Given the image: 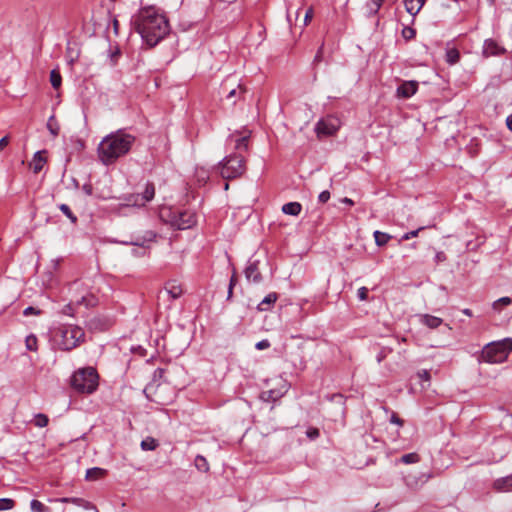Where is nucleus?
Returning a JSON list of instances; mask_svg holds the SVG:
<instances>
[{"label":"nucleus","mask_w":512,"mask_h":512,"mask_svg":"<svg viewBox=\"0 0 512 512\" xmlns=\"http://www.w3.org/2000/svg\"><path fill=\"white\" fill-rule=\"evenodd\" d=\"M131 25L149 47L156 46L169 33L167 18L152 6L141 8L133 15Z\"/></svg>","instance_id":"obj_1"},{"label":"nucleus","mask_w":512,"mask_h":512,"mask_svg":"<svg viewBox=\"0 0 512 512\" xmlns=\"http://www.w3.org/2000/svg\"><path fill=\"white\" fill-rule=\"evenodd\" d=\"M135 140V136L123 129L108 134L98 145L99 160L106 166L114 164L131 150Z\"/></svg>","instance_id":"obj_2"},{"label":"nucleus","mask_w":512,"mask_h":512,"mask_svg":"<svg viewBox=\"0 0 512 512\" xmlns=\"http://www.w3.org/2000/svg\"><path fill=\"white\" fill-rule=\"evenodd\" d=\"M51 338L56 349L69 352L85 341V332L77 325L60 324L51 331Z\"/></svg>","instance_id":"obj_3"},{"label":"nucleus","mask_w":512,"mask_h":512,"mask_svg":"<svg viewBox=\"0 0 512 512\" xmlns=\"http://www.w3.org/2000/svg\"><path fill=\"white\" fill-rule=\"evenodd\" d=\"M511 352L512 338H505L499 341L490 342L482 348L481 353L478 356V362L500 364L507 360Z\"/></svg>","instance_id":"obj_4"},{"label":"nucleus","mask_w":512,"mask_h":512,"mask_svg":"<svg viewBox=\"0 0 512 512\" xmlns=\"http://www.w3.org/2000/svg\"><path fill=\"white\" fill-rule=\"evenodd\" d=\"M99 375L94 367L88 366L76 370L70 379L71 387L78 393L92 394L99 385Z\"/></svg>","instance_id":"obj_5"},{"label":"nucleus","mask_w":512,"mask_h":512,"mask_svg":"<svg viewBox=\"0 0 512 512\" xmlns=\"http://www.w3.org/2000/svg\"><path fill=\"white\" fill-rule=\"evenodd\" d=\"M219 169L224 179L241 177L246 171V158L243 154L231 153L222 159Z\"/></svg>","instance_id":"obj_6"},{"label":"nucleus","mask_w":512,"mask_h":512,"mask_svg":"<svg viewBox=\"0 0 512 512\" xmlns=\"http://www.w3.org/2000/svg\"><path fill=\"white\" fill-rule=\"evenodd\" d=\"M196 222L195 213L189 210L179 211L175 213L171 219L172 226L178 230L190 229Z\"/></svg>","instance_id":"obj_7"},{"label":"nucleus","mask_w":512,"mask_h":512,"mask_svg":"<svg viewBox=\"0 0 512 512\" xmlns=\"http://www.w3.org/2000/svg\"><path fill=\"white\" fill-rule=\"evenodd\" d=\"M155 186L153 183H147L142 194L131 195L128 198V205L142 207L154 198Z\"/></svg>","instance_id":"obj_8"},{"label":"nucleus","mask_w":512,"mask_h":512,"mask_svg":"<svg viewBox=\"0 0 512 512\" xmlns=\"http://www.w3.org/2000/svg\"><path fill=\"white\" fill-rule=\"evenodd\" d=\"M223 93H226L225 98L230 101L231 104H236L238 100L242 99L246 93V88L238 83L235 87L228 89L227 83L222 86Z\"/></svg>","instance_id":"obj_9"},{"label":"nucleus","mask_w":512,"mask_h":512,"mask_svg":"<svg viewBox=\"0 0 512 512\" xmlns=\"http://www.w3.org/2000/svg\"><path fill=\"white\" fill-rule=\"evenodd\" d=\"M418 90V82L414 80L403 81L396 90V96L408 99L412 97Z\"/></svg>","instance_id":"obj_10"},{"label":"nucleus","mask_w":512,"mask_h":512,"mask_svg":"<svg viewBox=\"0 0 512 512\" xmlns=\"http://www.w3.org/2000/svg\"><path fill=\"white\" fill-rule=\"evenodd\" d=\"M156 237V234L153 231H146L143 236H131L128 240H120L117 241L123 245H134L144 247L146 242H152Z\"/></svg>","instance_id":"obj_11"},{"label":"nucleus","mask_w":512,"mask_h":512,"mask_svg":"<svg viewBox=\"0 0 512 512\" xmlns=\"http://www.w3.org/2000/svg\"><path fill=\"white\" fill-rule=\"evenodd\" d=\"M505 53V49L500 46L495 40L493 39H486L484 41L482 54L485 58L491 57V56H500Z\"/></svg>","instance_id":"obj_12"},{"label":"nucleus","mask_w":512,"mask_h":512,"mask_svg":"<svg viewBox=\"0 0 512 512\" xmlns=\"http://www.w3.org/2000/svg\"><path fill=\"white\" fill-rule=\"evenodd\" d=\"M245 277L248 281L259 283L262 280V275L258 268V261L249 262L244 271Z\"/></svg>","instance_id":"obj_13"},{"label":"nucleus","mask_w":512,"mask_h":512,"mask_svg":"<svg viewBox=\"0 0 512 512\" xmlns=\"http://www.w3.org/2000/svg\"><path fill=\"white\" fill-rule=\"evenodd\" d=\"M337 129V126L326 120H320L315 127L318 136H331L336 133Z\"/></svg>","instance_id":"obj_14"},{"label":"nucleus","mask_w":512,"mask_h":512,"mask_svg":"<svg viewBox=\"0 0 512 512\" xmlns=\"http://www.w3.org/2000/svg\"><path fill=\"white\" fill-rule=\"evenodd\" d=\"M494 490L498 492H508L512 490V474L506 477L496 479L493 483Z\"/></svg>","instance_id":"obj_15"},{"label":"nucleus","mask_w":512,"mask_h":512,"mask_svg":"<svg viewBox=\"0 0 512 512\" xmlns=\"http://www.w3.org/2000/svg\"><path fill=\"white\" fill-rule=\"evenodd\" d=\"M278 299V294L276 292H271L266 295L263 300L258 304V311H268L275 304Z\"/></svg>","instance_id":"obj_16"},{"label":"nucleus","mask_w":512,"mask_h":512,"mask_svg":"<svg viewBox=\"0 0 512 512\" xmlns=\"http://www.w3.org/2000/svg\"><path fill=\"white\" fill-rule=\"evenodd\" d=\"M420 322L430 329H436L443 323V319L430 314H423L420 316Z\"/></svg>","instance_id":"obj_17"},{"label":"nucleus","mask_w":512,"mask_h":512,"mask_svg":"<svg viewBox=\"0 0 512 512\" xmlns=\"http://www.w3.org/2000/svg\"><path fill=\"white\" fill-rule=\"evenodd\" d=\"M424 3L425 0H404L405 9L412 16H416L420 12Z\"/></svg>","instance_id":"obj_18"},{"label":"nucleus","mask_w":512,"mask_h":512,"mask_svg":"<svg viewBox=\"0 0 512 512\" xmlns=\"http://www.w3.org/2000/svg\"><path fill=\"white\" fill-rule=\"evenodd\" d=\"M165 291L173 300L178 299L183 293L182 287L175 280L167 283Z\"/></svg>","instance_id":"obj_19"},{"label":"nucleus","mask_w":512,"mask_h":512,"mask_svg":"<svg viewBox=\"0 0 512 512\" xmlns=\"http://www.w3.org/2000/svg\"><path fill=\"white\" fill-rule=\"evenodd\" d=\"M301 210L302 205L299 202H288L282 206V212L291 216H298Z\"/></svg>","instance_id":"obj_20"},{"label":"nucleus","mask_w":512,"mask_h":512,"mask_svg":"<svg viewBox=\"0 0 512 512\" xmlns=\"http://www.w3.org/2000/svg\"><path fill=\"white\" fill-rule=\"evenodd\" d=\"M249 136H242L235 139V152L236 154H243L248 152Z\"/></svg>","instance_id":"obj_21"},{"label":"nucleus","mask_w":512,"mask_h":512,"mask_svg":"<svg viewBox=\"0 0 512 512\" xmlns=\"http://www.w3.org/2000/svg\"><path fill=\"white\" fill-rule=\"evenodd\" d=\"M77 305H84L87 308H93L98 305V298L94 294L88 293L77 301Z\"/></svg>","instance_id":"obj_22"},{"label":"nucleus","mask_w":512,"mask_h":512,"mask_svg":"<svg viewBox=\"0 0 512 512\" xmlns=\"http://www.w3.org/2000/svg\"><path fill=\"white\" fill-rule=\"evenodd\" d=\"M46 162V159L42 156L41 151H37L34 154L33 160H32V169L34 173H39L44 166V163Z\"/></svg>","instance_id":"obj_23"},{"label":"nucleus","mask_w":512,"mask_h":512,"mask_svg":"<svg viewBox=\"0 0 512 512\" xmlns=\"http://www.w3.org/2000/svg\"><path fill=\"white\" fill-rule=\"evenodd\" d=\"M385 0H369L367 2V15L368 17H372L377 15L381 6L383 5Z\"/></svg>","instance_id":"obj_24"},{"label":"nucleus","mask_w":512,"mask_h":512,"mask_svg":"<svg viewBox=\"0 0 512 512\" xmlns=\"http://www.w3.org/2000/svg\"><path fill=\"white\" fill-rule=\"evenodd\" d=\"M61 501L64 502V503H72V504H75V505H78V506H82L85 509L95 508V506L93 504H91L90 502H88V501H86V500H84L82 498L65 497V498H62Z\"/></svg>","instance_id":"obj_25"},{"label":"nucleus","mask_w":512,"mask_h":512,"mask_svg":"<svg viewBox=\"0 0 512 512\" xmlns=\"http://www.w3.org/2000/svg\"><path fill=\"white\" fill-rule=\"evenodd\" d=\"M196 469L200 472L207 473L210 470L209 463L203 455H197L194 460Z\"/></svg>","instance_id":"obj_26"},{"label":"nucleus","mask_w":512,"mask_h":512,"mask_svg":"<svg viewBox=\"0 0 512 512\" xmlns=\"http://www.w3.org/2000/svg\"><path fill=\"white\" fill-rule=\"evenodd\" d=\"M373 236H374L376 245L379 247L385 246L388 243V241L391 239V235H389L388 233H385V232L378 231V230H376L373 233Z\"/></svg>","instance_id":"obj_27"},{"label":"nucleus","mask_w":512,"mask_h":512,"mask_svg":"<svg viewBox=\"0 0 512 512\" xmlns=\"http://www.w3.org/2000/svg\"><path fill=\"white\" fill-rule=\"evenodd\" d=\"M47 129L50 131L53 137L58 136L60 131V126L55 118V116H50L47 121Z\"/></svg>","instance_id":"obj_28"},{"label":"nucleus","mask_w":512,"mask_h":512,"mask_svg":"<svg viewBox=\"0 0 512 512\" xmlns=\"http://www.w3.org/2000/svg\"><path fill=\"white\" fill-rule=\"evenodd\" d=\"M30 509L32 512H51V508L44 505L39 500L33 499L30 502Z\"/></svg>","instance_id":"obj_29"},{"label":"nucleus","mask_w":512,"mask_h":512,"mask_svg":"<svg viewBox=\"0 0 512 512\" xmlns=\"http://www.w3.org/2000/svg\"><path fill=\"white\" fill-rule=\"evenodd\" d=\"M158 442L153 437H147L141 441V448L144 451H153L157 448Z\"/></svg>","instance_id":"obj_30"},{"label":"nucleus","mask_w":512,"mask_h":512,"mask_svg":"<svg viewBox=\"0 0 512 512\" xmlns=\"http://www.w3.org/2000/svg\"><path fill=\"white\" fill-rule=\"evenodd\" d=\"M50 82H51V85H52V87L54 89L60 88L61 83H62V77H61V74H60V72L58 70L53 69L50 72Z\"/></svg>","instance_id":"obj_31"},{"label":"nucleus","mask_w":512,"mask_h":512,"mask_svg":"<svg viewBox=\"0 0 512 512\" xmlns=\"http://www.w3.org/2000/svg\"><path fill=\"white\" fill-rule=\"evenodd\" d=\"M460 59V53L456 48H451L446 51V61L449 64H455Z\"/></svg>","instance_id":"obj_32"},{"label":"nucleus","mask_w":512,"mask_h":512,"mask_svg":"<svg viewBox=\"0 0 512 512\" xmlns=\"http://www.w3.org/2000/svg\"><path fill=\"white\" fill-rule=\"evenodd\" d=\"M59 209L73 224L77 223V216L72 212L67 204H60Z\"/></svg>","instance_id":"obj_33"},{"label":"nucleus","mask_w":512,"mask_h":512,"mask_svg":"<svg viewBox=\"0 0 512 512\" xmlns=\"http://www.w3.org/2000/svg\"><path fill=\"white\" fill-rule=\"evenodd\" d=\"M419 461H420V456L416 452L404 454L400 458V462H402L404 464H414V463H418Z\"/></svg>","instance_id":"obj_34"},{"label":"nucleus","mask_w":512,"mask_h":512,"mask_svg":"<svg viewBox=\"0 0 512 512\" xmlns=\"http://www.w3.org/2000/svg\"><path fill=\"white\" fill-rule=\"evenodd\" d=\"M49 423V418L46 414L38 413L34 417V425L39 428L46 427Z\"/></svg>","instance_id":"obj_35"},{"label":"nucleus","mask_w":512,"mask_h":512,"mask_svg":"<svg viewBox=\"0 0 512 512\" xmlns=\"http://www.w3.org/2000/svg\"><path fill=\"white\" fill-rule=\"evenodd\" d=\"M104 470L98 467L88 469L86 472L87 480H95L104 474Z\"/></svg>","instance_id":"obj_36"},{"label":"nucleus","mask_w":512,"mask_h":512,"mask_svg":"<svg viewBox=\"0 0 512 512\" xmlns=\"http://www.w3.org/2000/svg\"><path fill=\"white\" fill-rule=\"evenodd\" d=\"M26 348L30 351H36L38 346V339L35 335L30 334L25 339Z\"/></svg>","instance_id":"obj_37"},{"label":"nucleus","mask_w":512,"mask_h":512,"mask_svg":"<svg viewBox=\"0 0 512 512\" xmlns=\"http://www.w3.org/2000/svg\"><path fill=\"white\" fill-rule=\"evenodd\" d=\"M15 506V501L11 498H0V511L10 510Z\"/></svg>","instance_id":"obj_38"},{"label":"nucleus","mask_w":512,"mask_h":512,"mask_svg":"<svg viewBox=\"0 0 512 512\" xmlns=\"http://www.w3.org/2000/svg\"><path fill=\"white\" fill-rule=\"evenodd\" d=\"M402 36L405 40H411L416 36V30L412 27L405 26L402 29Z\"/></svg>","instance_id":"obj_39"},{"label":"nucleus","mask_w":512,"mask_h":512,"mask_svg":"<svg viewBox=\"0 0 512 512\" xmlns=\"http://www.w3.org/2000/svg\"><path fill=\"white\" fill-rule=\"evenodd\" d=\"M512 302L511 298L510 297H501L499 298L498 300H496L494 303H493V309L494 310H499V306L500 305H504V306H507V305H510Z\"/></svg>","instance_id":"obj_40"},{"label":"nucleus","mask_w":512,"mask_h":512,"mask_svg":"<svg viewBox=\"0 0 512 512\" xmlns=\"http://www.w3.org/2000/svg\"><path fill=\"white\" fill-rule=\"evenodd\" d=\"M423 229H425V227H419L418 229L416 230H412V231H409V232H406L401 240H409L411 238H414V237H417L419 232L422 231Z\"/></svg>","instance_id":"obj_41"},{"label":"nucleus","mask_w":512,"mask_h":512,"mask_svg":"<svg viewBox=\"0 0 512 512\" xmlns=\"http://www.w3.org/2000/svg\"><path fill=\"white\" fill-rule=\"evenodd\" d=\"M306 435L309 439L315 440L319 437L320 432L318 428L311 427L306 431Z\"/></svg>","instance_id":"obj_42"},{"label":"nucleus","mask_w":512,"mask_h":512,"mask_svg":"<svg viewBox=\"0 0 512 512\" xmlns=\"http://www.w3.org/2000/svg\"><path fill=\"white\" fill-rule=\"evenodd\" d=\"M42 312L40 309H37L33 306H29L24 309L23 315L24 316H30V315H40Z\"/></svg>","instance_id":"obj_43"},{"label":"nucleus","mask_w":512,"mask_h":512,"mask_svg":"<svg viewBox=\"0 0 512 512\" xmlns=\"http://www.w3.org/2000/svg\"><path fill=\"white\" fill-rule=\"evenodd\" d=\"M368 289L366 287H360L357 291V297L360 301H365L368 298Z\"/></svg>","instance_id":"obj_44"},{"label":"nucleus","mask_w":512,"mask_h":512,"mask_svg":"<svg viewBox=\"0 0 512 512\" xmlns=\"http://www.w3.org/2000/svg\"><path fill=\"white\" fill-rule=\"evenodd\" d=\"M270 345H271V344H270L269 340H267V339H263V340H261V341H259V342H257V343H256L255 348H256L257 350H264V349L269 348V347H270Z\"/></svg>","instance_id":"obj_45"},{"label":"nucleus","mask_w":512,"mask_h":512,"mask_svg":"<svg viewBox=\"0 0 512 512\" xmlns=\"http://www.w3.org/2000/svg\"><path fill=\"white\" fill-rule=\"evenodd\" d=\"M390 422L400 427L404 424V421L395 412H392L390 416Z\"/></svg>","instance_id":"obj_46"},{"label":"nucleus","mask_w":512,"mask_h":512,"mask_svg":"<svg viewBox=\"0 0 512 512\" xmlns=\"http://www.w3.org/2000/svg\"><path fill=\"white\" fill-rule=\"evenodd\" d=\"M330 199V192L328 190L322 191L318 196V201L320 203H326Z\"/></svg>","instance_id":"obj_47"},{"label":"nucleus","mask_w":512,"mask_h":512,"mask_svg":"<svg viewBox=\"0 0 512 512\" xmlns=\"http://www.w3.org/2000/svg\"><path fill=\"white\" fill-rule=\"evenodd\" d=\"M61 313L64 315H67V316H74V308H73L72 304L69 303V304L65 305L62 308Z\"/></svg>","instance_id":"obj_48"},{"label":"nucleus","mask_w":512,"mask_h":512,"mask_svg":"<svg viewBox=\"0 0 512 512\" xmlns=\"http://www.w3.org/2000/svg\"><path fill=\"white\" fill-rule=\"evenodd\" d=\"M418 377L422 380V381H429L430 380V373L428 370H420L418 373Z\"/></svg>","instance_id":"obj_49"},{"label":"nucleus","mask_w":512,"mask_h":512,"mask_svg":"<svg viewBox=\"0 0 512 512\" xmlns=\"http://www.w3.org/2000/svg\"><path fill=\"white\" fill-rule=\"evenodd\" d=\"M165 373V370L163 368H157L153 373V380L157 381L162 379L163 375Z\"/></svg>","instance_id":"obj_50"},{"label":"nucleus","mask_w":512,"mask_h":512,"mask_svg":"<svg viewBox=\"0 0 512 512\" xmlns=\"http://www.w3.org/2000/svg\"><path fill=\"white\" fill-rule=\"evenodd\" d=\"M9 144V138L8 136H4L0 139V153L7 147Z\"/></svg>","instance_id":"obj_51"},{"label":"nucleus","mask_w":512,"mask_h":512,"mask_svg":"<svg viewBox=\"0 0 512 512\" xmlns=\"http://www.w3.org/2000/svg\"><path fill=\"white\" fill-rule=\"evenodd\" d=\"M313 17V9L312 8H309L306 13H305V18H304V23L305 25L308 24V22L312 19Z\"/></svg>","instance_id":"obj_52"},{"label":"nucleus","mask_w":512,"mask_h":512,"mask_svg":"<svg viewBox=\"0 0 512 512\" xmlns=\"http://www.w3.org/2000/svg\"><path fill=\"white\" fill-rule=\"evenodd\" d=\"M262 397H263V399H267V400H269V399L275 400L274 391L270 390V391H267V392H263L262 393Z\"/></svg>","instance_id":"obj_53"},{"label":"nucleus","mask_w":512,"mask_h":512,"mask_svg":"<svg viewBox=\"0 0 512 512\" xmlns=\"http://www.w3.org/2000/svg\"><path fill=\"white\" fill-rule=\"evenodd\" d=\"M435 260H436V262L445 261L446 260V255L444 254V252H437L436 256H435Z\"/></svg>","instance_id":"obj_54"},{"label":"nucleus","mask_w":512,"mask_h":512,"mask_svg":"<svg viewBox=\"0 0 512 512\" xmlns=\"http://www.w3.org/2000/svg\"><path fill=\"white\" fill-rule=\"evenodd\" d=\"M237 283V275L236 273L234 272L230 278V281H229V287H234Z\"/></svg>","instance_id":"obj_55"},{"label":"nucleus","mask_w":512,"mask_h":512,"mask_svg":"<svg viewBox=\"0 0 512 512\" xmlns=\"http://www.w3.org/2000/svg\"><path fill=\"white\" fill-rule=\"evenodd\" d=\"M82 189H83V191H84L87 195H91V194H92L93 189H92V186H91V185H89V184H85V185H83Z\"/></svg>","instance_id":"obj_56"},{"label":"nucleus","mask_w":512,"mask_h":512,"mask_svg":"<svg viewBox=\"0 0 512 512\" xmlns=\"http://www.w3.org/2000/svg\"><path fill=\"white\" fill-rule=\"evenodd\" d=\"M506 125L510 131H512V114L507 116L506 118Z\"/></svg>","instance_id":"obj_57"},{"label":"nucleus","mask_w":512,"mask_h":512,"mask_svg":"<svg viewBox=\"0 0 512 512\" xmlns=\"http://www.w3.org/2000/svg\"><path fill=\"white\" fill-rule=\"evenodd\" d=\"M462 313H463V314H465V315H466V316H468V317H472V316H473V312H472V310H471V309H469V308H465V309H463V310H462Z\"/></svg>","instance_id":"obj_58"},{"label":"nucleus","mask_w":512,"mask_h":512,"mask_svg":"<svg viewBox=\"0 0 512 512\" xmlns=\"http://www.w3.org/2000/svg\"><path fill=\"white\" fill-rule=\"evenodd\" d=\"M113 27H114L115 34H118L119 22L117 19L113 20Z\"/></svg>","instance_id":"obj_59"},{"label":"nucleus","mask_w":512,"mask_h":512,"mask_svg":"<svg viewBox=\"0 0 512 512\" xmlns=\"http://www.w3.org/2000/svg\"><path fill=\"white\" fill-rule=\"evenodd\" d=\"M342 202L345 203V204H348V205H353L354 204L353 200L348 198V197H344L342 199Z\"/></svg>","instance_id":"obj_60"},{"label":"nucleus","mask_w":512,"mask_h":512,"mask_svg":"<svg viewBox=\"0 0 512 512\" xmlns=\"http://www.w3.org/2000/svg\"><path fill=\"white\" fill-rule=\"evenodd\" d=\"M233 288H234V287H229V286H228L227 300H230V299L232 298V295H233Z\"/></svg>","instance_id":"obj_61"},{"label":"nucleus","mask_w":512,"mask_h":512,"mask_svg":"<svg viewBox=\"0 0 512 512\" xmlns=\"http://www.w3.org/2000/svg\"><path fill=\"white\" fill-rule=\"evenodd\" d=\"M321 52H322V48H320V49L318 50V52H317V54H316V56H315V60H317V61H318V60L320 59V57H321Z\"/></svg>","instance_id":"obj_62"},{"label":"nucleus","mask_w":512,"mask_h":512,"mask_svg":"<svg viewBox=\"0 0 512 512\" xmlns=\"http://www.w3.org/2000/svg\"><path fill=\"white\" fill-rule=\"evenodd\" d=\"M336 398H338V399L342 400V399H343V396H342L341 394H334V395H333V397H332V399H336Z\"/></svg>","instance_id":"obj_63"},{"label":"nucleus","mask_w":512,"mask_h":512,"mask_svg":"<svg viewBox=\"0 0 512 512\" xmlns=\"http://www.w3.org/2000/svg\"><path fill=\"white\" fill-rule=\"evenodd\" d=\"M489 4L493 6L495 4V0H488Z\"/></svg>","instance_id":"obj_64"}]
</instances>
